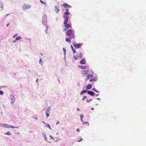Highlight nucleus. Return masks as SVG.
<instances>
[{
  "instance_id": "obj_5",
  "label": "nucleus",
  "mask_w": 146,
  "mask_h": 146,
  "mask_svg": "<svg viewBox=\"0 0 146 146\" xmlns=\"http://www.w3.org/2000/svg\"><path fill=\"white\" fill-rule=\"evenodd\" d=\"M59 11V10L58 8V6H55L54 7V11L57 14H58Z\"/></svg>"
},
{
  "instance_id": "obj_38",
  "label": "nucleus",
  "mask_w": 146,
  "mask_h": 146,
  "mask_svg": "<svg viewBox=\"0 0 146 146\" xmlns=\"http://www.w3.org/2000/svg\"><path fill=\"white\" fill-rule=\"evenodd\" d=\"M82 138H81L80 139L79 141H78L79 142H80L82 141Z\"/></svg>"
},
{
  "instance_id": "obj_46",
  "label": "nucleus",
  "mask_w": 146,
  "mask_h": 146,
  "mask_svg": "<svg viewBox=\"0 0 146 146\" xmlns=\"http://www.w3.org/2000/svg\"><path fill=\"white\" fill-rule=\"evenodd\" d=\"M59 123V121H58L56 123V124H58Z\"/></svg>"
},
{
  "instance_id": "obj_10",
  "label": "nucleus",
  "mask_w": 146,
  "mask_h": 146,
  "mask_svg": "<svg viewBox=\"0 0 146 146\" xmlns=\"http://www.w3.org/2000/svg\"><path fill=\"white\" fill-rule=\"evenodd\" d=\"M88 93L91 96H93L95 94V93L91 91H89L88 92Z\"/></svg>"
},
{
  "instance_id": "obj_30",
  "label": "nucleus",
  "mask_w": 146,
  "mask_h": 146,
  "mask_svg": "<svg viewBox=\"0 0 146 146\" xmlns=\"http://www.w3.org/2000/svg\"><path fill=\"white\" fill-rule=\"evenodd\" d=\"M11 101L12 104H13L15 102V99H12Z\"/></svg>"
},
{
  "instance_id": "obj_43",
  "label": "nucleus",
  "mask_w": 146,
  "mask_h": 146,
  "mask_svg": "<svg viewBox=\"0 0 146 146\" xmlns=\"http://www.w3.org/2000/svg\"><path fill=\"white\" fill-rule=\"evenodd\" d=\"M67 30V29L66 28H64L63 29L64 31H66Z\"/></svg>"
},
{
  "instance_id": "obj_47",
  "label": "nucleus",
  "mask_w": 146,
  "mask_h": 146,
  "mask_svg": "<svg viewBox=\"0 0 146 146\" xmlns=\"http://www.w3.org/2000/svg\"><path fill=\"white\" fill-rule=\"evenodd\" d=\"M77 110L78 111H79V108H78L77 109Z\"/></svg>"
},
{
  "instance_id": "obj_25",
  "label": "nucleus",
  "mask_w": 146,
  "mask_h": 146,
  "mask_svg": "<svg viewBox=\"0 0 146 146\" xmlns=\"http://www.w3.org/2000/svg\"><path fill=\"white\" fill-rule=\"evenodd\" d=\"M79 56L80 58H82L83 56V55H82V54L81 52L79 54Z\"/></svg>"
},
{
  "instance_id": "obj_41",
  "label": "nucleus",
  "mask_w": 146,
  "mask_h": 146,
  "mask_svg": "<svg viewBox=\"0 0 146 146\" xmlns=\"http://www.w3.org/2000/svg\"><path fill=\"white\" fill-rule=\"evenodd\" d=\"M87 97L85 96H84L83 98L82 99V100H83L84 99L86 98Z\"/></svg>"
},
{
  "instance_id": "obj_31",
  "label": "nucleus",
  "mask_w": 146,
  "mask_h": 146,
  "mask_svg": "<svg viewBox=\"0 0 146 146\" xmlns=\"http://www.w3.org/2000/svg\"><path fill=\"white\" fill-rule=\"evenodd\" d=\"M83 124H86V123H87V124H88V125H89V123L88 122H84L83 121Z\"/></svg>"
},
{
  "instance_id": "obj_11",
  "label": "nucleus",
  "mask_w": 146,
  "mask_h": 146,
  "mask_svg": "<svg viewBox=\"0 0 146 146\" xmlns=\"http://www.w3.org/2000/svg\"><path fill=\"white\" fill-rule=\"evenodd\" d=\"M89 71L88 70H82V74L84 75H85L87 74Z\"/></svg>"
},
{
  "instance_id": "obj_8",
  "label": "nucleus",
  "mask_w": 146,
  "mask_h": 146,
  "mask_svg": "<svg viewBox=\"0 0 146 146\" xmlns=\"http://www.w3.org/2000/svg\"><path fill=\"white\" fill-rule=\"evenodd\" d=\"M63 5L64 7L65 8H71V7L70 5H68L66 3H64Z\"/></svg>"
},
{
  "instance_id": "obj_13",
  "label": "nucleus",
  "mask_w": 146,
  "mask_h": 146,
  "mask_svg": "<svg viewBox=\"0 0 146 146\" xmlns=\"http://www.w3.org/2000/svg\"><path fill=\"white\" fill-rule=\"evenodd\" d=\"M92 87V86L91 84H88L87 85L86 88L87 89H91Z\"/></svg>"
},
{
  "instance_id": "obj_7",
  "label": "nucleus",
  "mask_w": 146,
  "mask_h": 146,
  "mask_svg": "<svg viewBox=\"0 0 146 146\" xmlns=\"http://www.w3.org/2000/svg\"><path fill=\"white\" fill-rule=\"evenodd\" d=\"M31 7V6L30 5H29L28 4L27 5H24V6H23V9H28Z\"/></svg>"
},
{
  "instance_id": "obj_15",
  "label": "nucleus",
  "mask_w": 146,
  "mask_h": 146,
  "mask_svg": "<svg viewBox=\"0 0 146 146\" xmlns=\"http://www.w3.org/2000/svg\"><path fill=\"white\" fill-rule=\"evenodd\" d=\"M94 76L92 74H89L88 76L87 77V79H89L93 77Z\"/></svg>"
},
{
  "instance_id": "obj_50",
  "label": "nucleus",
  "mask_w": 146,
  "mask_h": 146,
  "mask_svg": "<svg viewBox=\"0 0 146 146\" xmlns=\"http://www.w3.org/2000/svg\"><path fill=\"white\" fill-rule=\"evenodd\" d=\"M94 108H91V110H94Z\"/></svg>"
},
{
  "instance_id": "obj_32",
  "label": "nucleus",
  "mask_w": 146,
  "mask_h": 146,
  "mask_svg": "<svg viewBox=\"0 0 146 146\" xmlns=\"http://www.w3.org/2000/svg\"><path fill=\"white\" fill-rule=\"evenodd\" d=\"M4 94V92L2 91H0V94L2 95Z\"/></svg>"
},
{
  "instance_id": "obj_23",
  "label": "nucleus",
  "mask_w": 146,
  "mask_h": 146,
  "mask_svg": "<svg viewBox=\"0 0 146 146\" xmlns=\"http://www.w3.org/2000/svg\"><path fill=\"white\" fill-rule=\"evenodd\" d=\"M5 134L6 135H11V132L9 131H8L7 133H5Z\"/></svg>"
},
{
  "instance_id": "obj_17",
  "label": "nucleus",
  "mask_w": 146,
  "mask_h": 146,
  "mask_svg": "<svg viewBox=\"0 0 146 146\" xmlns=\"http://www.w3.org/2000/svg\"><path fill=\"white\" fill-rule=\"evenodd\" d=\"M71 47L72 50V51H73V53H74V54L76 52V50L74 48L73 46L72 45L71 46Z\"/></svg>"
},
{
  "instance_id": "obj_1",
  "label": "nucleus",
  "mask_w": 146,
  "mask_h": 146,
  "mask_svg": "<svg viewBox=\"0 0 146 146\" xmlns=\"http://www.w3.org/2000/svg\"><path fill=\"white\" fill-rule=\"evenodd\" d=\"M66 34L68 36H70L72 39L74 38L75 36L73 31L71 29H69L66 31Z\"/></svg>"
},
{
  "instance_id": "obj_4",
  "label": "nucleus",
  "mask_w": 146,
  "mask_h": 146,
  "mask_svg": "<svg viewBox=\"0 0 146 146\" xmlns=\"http://www.w3.org/2000/svg\"><path fill=\"white\" fill-rule=\"evenodd\" d=\"M63 17L65 18L64 20V24H66V23H67L68 21L69 17L68 16H65L64 15L63 16Z\"/></svg>"
},
{
  "instance_id": "obj_34",
  "label": "nucleus",
  "mask_w": 146,
  "mask_h": 146,
  "mask_svg": "<svg viewBox=\"0 0 146 146\" xmlns=\"http://www.w3.org/2000/svg\"><path fill=\"white\" fill-rule=\"evenodd\" d=\"M63 50L64 52V54H65L66 53V49L63 48Z\"/></svg>"
},
{
  "instance_id": "obj_36",
  "label": "nucleus",
  "mask_w": 146,
  "mask_h": 146,
  "mask_svg": "<svg viewBox=\"0 0 146 146\" xmlns=\"http://www.w3.org/2000/svg\"><path fill=\"white\" fill-rule=\"evenodd\" d=\"M49 137H50V139H54V138H53V137H52L51 136V135H50L49 136Z\"/></svg>"
},
{
  "instance_id": "obj_35",
  "label": "nucleus",
  "mask_w": 146,
  "mask_h": 146,
  "mask_svg": "<svg viewBox=\"0 0 146 146\" xmlns=\"http://www.w3.org/2000/svg\"><path fill=\"white\" fill-rule=\"evenodd\" d=\"M47 127H49L50 129H51V127H50L49 124H48L47 125Z\"/></svg>"
},
{
  "instance_id": "obj_19",
  "label": "nucleus",
  "mask_w": 146,
  "mask_h": 146,
  "mask_svg": "<svg viewBox=\"0 0 146 146\" xmlns=\"http://www.w3.org/2000/svg\"><path fill=\"white\" fill-rule=\"evenodd\" d=\"M71 38H66V39H65V40L67 42H70L71 41Z\"/></svg>"
},
{
  "instance_id": "obj_26",
  "label": "nucleus",
  "mask_w": 146,
  "mask_h": 146,
  "mask_svg": "<svg viewBox=\"0 0 146 146\" xmlns=\"http://www.w3.org/2000/svg\"><path fill=\"white\" fill-rule=\"evenodd\" d=\"M92 90L93 91H94L97 93H99V91L98 90H97L95 88L93 89Z\"/></svg>"
},
{
  "instance_id": "obj_27",
  "label": "nucleus",
  "mask_w": 146,
  "mask_h": 146,
  "mask_svg": "<svg viewBox=\"0 0 146 146\" xmlns=\"http://www.w3.org/2000/svg\"><path fill=\"white\" fill-rule=\"evenodd\" d=\"M40 2L42 4L46 5V3L42 1L41 0H40Z\"/></svg>"
},
{
  "instance_id": "obj_28",
  "label": "nucleus",
  "mask_w": 146,
  "mask_h": 146,
  "mask_svg": "<svg viewBox=\"0 0 146 146\" xmlns=\"http://www.w3.org/2000/svg\"><path fill=\"white\" fill-rule=\"evenodd\" d=\"M44 140L47 141V137L45 134V135H44Z\"/></svg>"
},
{
  "instance_id": "obj_29",
  "label": "nucleus",
  "mask_w": 146,
  "mask_h": 146,
  "mask_svg": "<svg viewBox=\"0 0 146 146\" xmlns=\"http://www.w3.org/2000/svg\"><path fill=\"white\" fill-rule=\"evenodd\" d=\"M83 117V116L82 115H80V119H81V121H83V120H82V118Z\"/></svg>"
},
{
  "instance_id": "obj_3",
  "label": "nucleus",
  "mask_w": 146,
  "mask_h": 146,
  "mask_svg": "<svg viewBox=\"0 0 146 146\" xmlns=\"http://www.w3.org/2000/svg\"><path fill=\"white\" fill-rule=\"evenodd\" d=\"M42 21L44 23H46L47 22V16L46 15H44L42 17Z\"/></svg>"
},
{
  "instance_id": "obj_53",
  "label": "nucleus",
  "mask_w": 146,
  "mask_h": 146,
  "mask_svg": "<svg viewBox=\"0 0 146 146\" xmlns=\"http://www.w3.org/2000/svg\"><path fill=\"white\" fill-rule=\"evenodd\" d=\"M1 89V88H0V90Z\"/></svg>"
},
{
  "instance_id": "obj_12",
  "label": "nucleus",
  "mask_w": 146,
  "mask_h": 146,
  "mask_svg": "<svg viewBox=\"0 0 146 146\" xmlns=\"http://www.w3.org/2000/svg\"><path fill=\"white\" fill-rule=\"evenodd\" d=\"M86 61L85 59L84 58L82 59L80 62V63L82 64H85Z\"/></svg>"
},
{
  "instance_id": "obj_49",
  "label": "nucleus",
  "mask_w": 146,
  "mask_h": 146,
  "mask_svg": "<svg viewBox=\"0 0 146 146\" xmlns=\"http://www.w3.org/2000/svg\"><path fill=\"white\" fill-rule=\"evenodd\" d=\"M9 14H7L6 15V16L7 17V16H8V15H9Z\"/></svg>"
},
{
  "instance_id": "obj_44",
  "label": "nucleus",
  "mask_w": 146,
  "mask_h": 146,
  "mask_svg": "<svg viewBox=\"0 0 146 146\" xmlns=\"http://www.w3.org/2000/svg\"><path fill=\"white\" fill-rule=\"evenodd\" d=\"M97 99L98 100H101V99H100V98H97Z\"/></svg>"
},
{
  "instance_id": "obj_45",
  "label": "nucleus",
  "mask_w": 146,
  "mask_h": 146,
  "mask_svg": "<svg viewBox=\"0 0 146 146\" xmlns=\"http://www.w3.org/2000/svg\"><path fill=\"white\" fill-rule=\"evenodd\" d=\"M17 40H16V39L13 42V43H14V42H16V41Z\"/></svg>"
},
{
  "instance_id": "obj_21",
  "label": "nucleus",
  "mask_w": 146,
  "mask_h": 146,
  "mask_svg": "<svg viewBox=\"0 0 146 146\" xmlns=\"http://www.w3.org/2000/svg\"><path fill=\"white\" fill-rule=\"evenodd\" d=\"M5 123H0V126L2 127H5Z\"/></svg>"
},
{
  "instance_id": "obj_18",
  "label": "nucleus",
  "mask_w": 146,
  "mask_h": 146,
  "mask_svg": "<svg viewBox=\"0 0 146 146\" xmlns=\"http://www.w3.org/2000/svg\"><path fill=\"white\" fill-rule=\"evenodd\" d=\"M78 66L80 69H85L86 68V66H83L80 65H79Z\"/></svg>"
},
{
  "instance_id": "obj_2",
  "label": "nucleus",
  "mask_w": 146,
  "mask_h": 146,
  "mask_svg": "<svg viewBox=\"0 0 146 146\" xmlns=\"http://www.w3.org/2000/svg\"><path fill=\"white\" fill-rule=\"evenodd\" d=\"M73 45L76 48H80L82 45V44H77L76 42H74Z\"/></svg>"
},
{
  "instance_id": "obj_22",
  "label": "nucleus",
  "mask_w": 146,
  "mask_h": 146,
  "mask_svg": "<svg viewBox=\"0 0 146 146\" xmlns=\"http://www.w3.org/2000/svg\"><path fill=\"white\" fill-rule=\"evenodd\" d=\"M21 39H22V37L21 36H18V37H17L16 38V40H20Z\"/></svg>"
},
{
  "instance_id": "obj_51",
  "label": "nucleus",
  "mask_w": 146,
  "mask_h": 146,
  "mask_svg": "<svg viewBox=\"0 0 146 146\" xmlns=\"http://www.w3.org/2000/svg\"><path fill=\"white\" fill-rule=\"evenodd\" d=\"M16 128H19V127H16Z\"/></svg>"
},
{
  "instance_id": "obj_52",
  "label": "nucleus",
  "mask_w": 146,
  "mask_h": 146,
  "mask_svg": "<svg viewBox=\"0 0 146 146\" xmlns=\"http://www.w3.org/2000/svg\"><path fill=\"white\" fill-rule=\"evenodd\" d=\"M38 80L37 79V80H36V82H37V81H38Z\"/></svg>"
},
{
  "instance_id": "obj_14",
  "label": "nucleus",
  "mask_w": 146,
  "mask_h": 146,
  "mask_svg": "<svg viewBox=\"0 0 146 146\" xmlns=\"http://www.w3.org/2000/svg\"><path fill=\"white\" fill-rule=\"evenodd\" d=\"M64 24L65 25L64 27L68 28L71 27V25L69 24H67V23H66V24Z\"/></svg>"
},
{
  "instance_id": "obj_20",
  "label": "nucleus",
  "mask_w": 146,
  "mask_h": 146,
  "mask_svg": "<svg viewBox=\"0 0 146 146\" xmlns=\"http://www.w3.org/2000/svg\"><path fill=\"white\" fill-rule=\"evenodd\" d=\"M87 90H84L81 92L80 93V94L81 95L83 94L86 92H87Z\"/></svg>"
},
{
  "instance_id": "obj_40",
  "label": "nucleus",
  "mask_w": 146,
  "mask_h": 146,
  "mask_svg": "<svg viewBox=\"0 0 146 146\" xmlns=\"http://www.w3.org/2000/svg\"><path fill=\"white\" fill-rule=\"evenodd\" d=\"M92 100V99H90V100H87V102L88 103H89V101H91Z\"/></svg>"
},
{
  "instance_id": "obj_37",
  "label": "nucleus",
  "mask_w": 146,
  "mask_h": 146,
  "mask_svg": "<svg viewBox=\"0 0 146 146\" xmlns=\"http://www.w3.org/2000/svg\"><path fill=\"white\" fill-rule=\"evenodd\" d=\"M42 62L41 59H40V60H39V62L40 63H41Z\"/></svg>"
},
{
  "instance_id": "obj_39",
  "label": "nucleus",
  "mask_w": 146,
  "mask_h": 146,
  "mask_svg": "<svg viewBox=\"0 0 146 146\" xmlns=\"http://www.w3.org/2000/svg\"><path fill=\"white\" fill-rule=\"evenodd\" d=\"M46 115L47 117H48L49 115L48 113H47L46 112Z\"/></svg>"
},
{
  "instance_id": "obj_42",
  "label": "nucleus",
  "mask_w": 146,
  "mask_h": 146,
  "mask_svg": "<svg viewBox=\"0 0 146 146\" xmlns=\"http://www.w3.org/2000/svg\"><path fill=\"white\" fill-rule=\"evenodd\" d=\"M79 128H77L76 130L77 131H78L79 132Z\"/></svg>"
},
{
  "instance_id": "obj_9",
  "label": "nucleus",
  "mask_w": 146,
  "mask_h": 146,
  "mask_svg": "<svg viewBox=\"0 0 146 146\" xmlns=\"http://www.w3.org/2000/svg\"><path fill=\"white\" fill-rule=\"evenodd\" d=\"M66 11L64 13V15H66V16H68V15H70V12L69 11V9H65Z\"/></svg>"
},
{
  "instance_id": "obj_6",
  "label": "nucleus",
  "mask_w": 146,
  "mask_h": 146,
  "mask_svg": "<svg viewBox=\"0 0 146 146\" xmlns=\"http://www.w3.org/2000/svg\"><path fill=\"white\" fill-rule=\"evenodd\" d=\"M5 127H6L7 128H15V127H14L13 126L9 125L7 124H6L5 125Z\"/></svg>"
},
{
  "instance_id": "obj_33",
  "label": "nucleus",
  "mask_w": 146,
  "mask_h": 146,
  "mask_svg": "<svg viewBox=\"0 0 146 146\" xmlns=\"http://www.w3.org/2000/svg\"><path fill=\"white\" fill-rule=\"evenodd\" d=\"M17 34H15V35H14L13 36V38H15L16 36H17Z\"/></svg>"
},
{
  "instance_id": "obj_48",
  "label": "nucleus",
  "mask_w": 146,
  "mask_h": 146,
  "mask_svg": "<svg viewBox=\"0 0 146 146\" xmlns=\"http://www.w3.org/2000/svg\"><path fill=\"white\" fill-rule=\"evenodd\" d=\"M9 23L7 25V27H8V26H9Z\"/></svg>"
},
{
  "instance_id": "obj_24",
  "label": "nucleus",
  "mask_w": 146,
  "mask_h": 146,
  "mask_svg": "<svg viewBox=\"0 0 146 146\" xmlns=\"http://www.w3.org/2000/svg\"><path fill=\"white\" fill-rule=\"evenodd\" d=\"M73 57H74V59L75 60H77L78 58V57L77 56H76V55H74V56Z\"/></svg>"
},
{
  "instance_id": "obj_16",
  "label": "nucleus",
  "mask_w": 146,
  "mask_h": 146,
  "mask_svg": "<svg viewBox=\"0 0 146 146\" xmlns=\"http://www.w3.org/2000/svg\"><path fill=\"white\" fill-rule=\"evenodd\" d=\"M97 78L96 77H94L93 78H92L90 80V82H93L96 81V80Z\"/></svg>"
}]
</instances>
